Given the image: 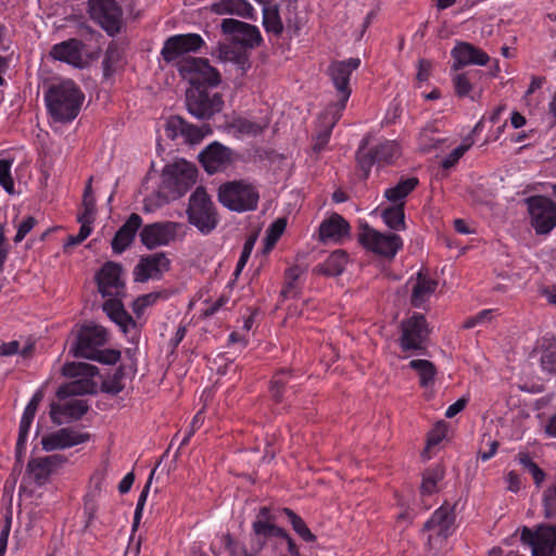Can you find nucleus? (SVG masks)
Wrapping results in <instances>:
<instances>
[{
    "mask_svg": "<svg viewBox=\"0 0 556 556\" xmlns=\"http://www.w3.org/2000/svg\"><path fill=\"white\" fill-rule=\"evenodd\" d=\"M251 545L255 553L269 549L273 555L307 556L290 533L278 526V515L268 506H262L251 526Z\"/></svg>",
    "mask_w": 556,
    "mask_h": 556,
    "instance_id": "obj_1",
    "label": "nucleus"
},
{
    "mask_svg": "<svg viewBox=\"0 0 556 556\" xmlns=\"http://www.w3.org/2000/svg\"><path fill=\"white\" fill-rule=\"evenodd\" d=\"M49 116L56 123H70L80 112L85 94L71 79L51 84L45 91Z\"/></svg>",
    "mask_w": 556,
    "mask_h": 556,
    "instance_id": "obj_2",
    "label": "nucleus"
},
{
    "mask_svg": "<svg viewBox=\"0 0 556 556\" xmlns=\"http://www.w3.org/2000/svg\"><path fill=\"white\" fill-rule=\"evenodd\" d=\"M106 342V332L100 326L81 327L70 346V353L76 358H87L101 364L114 365L121 358L117 350L102 346Z\"/></svg>",
    "mask_w": 556,
    "mask_h": 556,
    "instance_id": "obj_3",
    "label": "nucleus"
},
{
    "mask_svg": "<svg viewBox=\"0 0 556 556\" xmlns=\"http://www.w3.org/2000/svg\"><path fill=\"white\" fill-rule=\"evenodd\" d=\"M217 197L223 206L232 212L243 213L256 210L260 192L252 182L237 179L222 184Z\"/></svg>",
    "mask_w": 556,
    "mask_h": 556,
    "instance_id": "obj_4",
    "label": "nucleus"
},
{
    "mask_svg": "<svg viewBox=\"0 0 556 556\" xmlns=\"http://www.w3.org/2000/svg\"><path fill=\"white\" fill-rule=\"evenodd\" d=\"M455 505L447 502L437 508L431 517L425 522L422 531L428 532L426 548L428 552L438 554L446 540L455 531Z\"/></svg>",
    "mask_w": 556,
    "mask_h": 556,
    "instance_id": "obj_5",
    "label": "nucleus"
},
{
    "mask_svg": "<svg viewBox=\"0 0 556 556\" xmlns=\"http://www.w3.org/2000/svg\"><path fill=\"white\" fill-rule=\"evenodd\" d=\"M400 156V148L395 141L384 140L368 147V138H363L356 151L355 160L361 178L367 179L374 165H391Z\"/></svg>",
    "mask_w": 556,
    "mask_h": 556,
    "instance_id": "obj_6",
    "label": "nucleus"
},
{
    "mask_svg": "<svg viewBox=\"0 0 556 556\" xmlns=\"http://www.w3.org/2000/svg\"><path fill=\"white\" fill-rule=\"evenodd\" d=\"M63 376L74 380L59 387L56 395L64 400L72 395L91 394L96 391V382L92 378L98 375V368L83 362H71L64 364L62 368Z\"/></svg>",
    "mask_w": 556,
    "mask_h": 556,
    "instance_id": "obj_7",
    "label": "nucleus"
},
{
    "mask_svg": "<svg viewBox=\"0 0 556 556\" xmlns=\"http://www.w3.org/2000/svg\"><path fill=\"white\" fill-rule=\"evenodd\" d=\"M187 215L189 223L203 235L211 233L218 225L216 206L203 187L191 193Z\"/></svg>",
    "mask_w": 556,
    "mask_h": 556,
    "instance_id": "obj_8",
    "label": "nucleus"
},
{
    "mask_svg": "<svg viewBox=\"0 0 556 556\" xmlns=\"http://www.w3.org/2000/svg\"><path fill=\"white\" fill-rule=\"evenodd\" d=\"M429 327L425 315L414 313L400 324L399 345L402 352L421 353L427 348Z\"/></svg>",
    "mask_w": 556,
    "mask_h": 556,
    "instance_id": "obj_9",
    "label": "nucleus"
},
{
    "mask_svg": "<svg viewBox=\"0 0 556 556\" xmlns=\"http://www.w3.org/2000/svg\"><path fill=\"white\" fill-rule=\"evenodd\" d=\"M359 243L368 251L392 260L403 248V239L394 232H380L369 225H364L358 233Z\"/></svg>",
    "mask_w": 556,
    "mask_h": 556,
    "instance_id": "obj_10",
    "label": "nucleus"
},
{
    "mask_svg": "<svg viewBox=\"0 0 556 556\" xmlns=\"http://www.w3.org/2000/svg\"><path fill=\"white\" fill-rule=\"evenodd\" d=\"M177 71L193 86L217 87L222 81L218 70L204 58H185L177 63Z\"/></svg>",
    "mask_w": 556,
    "mask_h": 556,
    "instance_id": "obj_11",
    "label": "nucleus"
},
{
    "mask_svg": "<svg viewBox=\"0 0 556 556\" xmlns=\"http://www.w3.org/2000/svg\"><path fill=\"white\" fill-rule=\"evenodd\" d=\"M90 18L109 36L117 35L123 26V9L115 0H88Z\"/></svg>",
    "mask_w": 556,
    "mask_h": 556,
    "instance_id": "obj_12",
    "label": "nucleus"
},
{
    "mask_svg": "<svg viewBox=\"0 0 556 556\" xmlns=\"http://www.w3.org/2000/svg\"><path fill=\"white\" fill-rule=\"evenodd\" d=\"M204 45L205 41L199 34H177L164 41L161 55L166 63L177 66V63L186 58V54L200 51ZM189 56L187 55V58Z\"/></svg>",
    "mask_w": 556,
    "mask_h": 556,
    "instance_id": "obj_13",
    "label": "nucleus"
},
{
    "mask_svg": "<svg viewBox=\"0 0 556 556\" xmlns=\"http://www.w3.org/2000/svg\"><path fill=\"white\" fill-rule=\"evenodd\" d=\"M531 226L538 235H547L556 227V203L544 195L527 199Z\"/></svg>",
    "mask_w": 556,
    "mask_h": 556,
    "instance_id": "obj_14",
    "label": "nucleus"
},
{
    "mask_svg": "<svg viewBox=\"0 0 556 556\" xmlns=\"http://www.w3.org/2000/svg\"><path fill=\"white\" fill-rule=\"evenodd\" d=\"M186 104L192 116L199 119H210L222 111L224 101L218 92L210 93L206 90L194 88L187 91Z\"/></svg>",
    "mask_w": 556,
    "mask_h": 556,
    "instance_id": "obj_15",
    "label": "nucleus"
},
{
    "mask_svg": "<svg viewBox=\"0 0 556 556\" xmlns=\"http://www.w3.org/2000/svg\"><path fill=\"white\" fill-rule=\"evenodd\" d=\"M521 541L531 546L532 556H556V526L525 527Z\"/></svg>",
    "mask_w": 556,
    "mask_h": 556,
    "instance_id": "obj_16",
    "label": "nucleus"
},
{
    "mask_svg": "<svg viewBox=\"0 0 556 556\" xmlns=\"http://www.w3.org/2000/svg\"><path fill=\"white\" fill-rule=\"evenodd\" d=\"M220 28L223 34L231 39V43L243 48L254 49L262 41L260 29L255 25H251L235 18H225L222 21Z\"/></svg>",
    "mask_w": 556,
    "mask_h": 556,
    "instance_id": "obj_17",
    "label": "nucleus"
},
{
    "mask_svg": "<svg viewBox=\"0 0 556 556\" xmlns=\"http://www.w3.org/2000/svg\"><path fill=\"white\" fill-rule=\"evenodd\" d=\"M361 66L359 58H350L342 61H333L327 68L339 99L349 100L352 93L350 79L354 71Z\"/></svg>",
    "mask_w": 556,
    "mask_h": 556,
    "instance_id": "obj_18",
    "label": "nucleus"
},
{
    "mask_svg": "<svg viewBox=\"0 0 556 556\" xmlns=\"http://www.w3.org/2000/svg\"><path fill=\"white\" fill-rule=\"evenodd\" d=\"M169 268L170 260L164 252L143 255L132 270L134 280L142 283L149 280H160Z\"/></svg>",
    "mask_w": 556,
    "mask_h": 556,
    "instance_id": "obj_19",
    "label": "nucleus"
},
{
    "mask_svg": "<svg viewBox=\"0 0 556 556\" xmlns=\"http://www.w3.org/2000/svg\"><path fill=\"white\" fill-rule=\"evenodd\" d=\"M179 227L180 225L175 222L148 224L142 227L139 233L141 243L149 250L168 245L175 240Z\"/></svg>",
    "mask_w": 556,
    "mask_h": 556,
    "instance_id": "obj_20",
    "label": "nucleus"
},
{
    "mask_svg": "<svg viewBox=\"0 0 556 556\" xmlns=\"http://www.w3.org/2000/svg\"><path fill=\"white\" fill-rule=\"evenodd\" d=\"M199 162L210 175L225 172L233 163V152L231 149L214 141L199 154Z\"/></svg>",
    "mask_w": 556,
    "mask_h": 556,
    "instance_id": "obj_21",
    "label": "nucleus"
},
{
    "mask_svg": "<svg viewBox=\"0 0 556 556\" xmlns=\"http://www.w3.org/2000/svg\"><path fill=\"white\" fill-rule=\"evenodd\" d=\"M66 460L65 456L59 454L30 458L26 467V475L36 485L41 486Z\"/></svg>",
    "mask_w": 556,
    "mask_h": 556,
    "instance_id": "obj_22",
    "label": "nucleus"
},
{
    "mask_svg": "<svg viewBox=\"0 0 556 556\" xmlns=\"http://www.w3.org/2000/svg\"><path fill=\"white\" fill-rule=\"evenodd\" d=\"M197 178V167L188 162H182L176 163L165 173L164 182L178 195H182L195 184Z\"/></svg>",
    "mask_w": 556,
    "mask_h": 556,
    "instance_id": "obj_23",
    "label": "nucleus"
},
{
    "mask_svg": "<svg viewBox=\"0 0 556 556\" xmlns=\"http://www.w3.org/2000/svg\"><path fill=\"white\" fill-rule=\"evenodd\" d=\"M351 236L349 222L338 213L325 218L318 228V240L321 243L341 244Z\"/></svg>",
    "mask_w": 556,
    "mask_h": 556,
    "instance_id": "obj_24",
    "label": "nucleus"
},
{
    "mask_svg": "<svg viewBox=\"0 0 556 556\" xmlns=\"http://www.w3.org/2000/svg\"><path fill=\"white\" fill-rule=\"evenodd\" d=\"M89 438V433L67 427L42 437L41 445L46 452H52L85 443Z\"/></svg>",
    "mask_w": 556,
    "mask_h": 556,
    "instance_id": "obj_25",
    "label": "nucleus"
},
{
    "mask_svg": "<svg viewBox=\"0 0 556 556\" xmlns=\"http://www.w3.org/2000/svg\"><path fill=\"white\" fill-rule=\"evenodd\" d=\"M122 266L118 263L109 261L97 274V285L99 292L103 298L116 296L124 289V282L121 280Z\"/></svg>",
    "mask_w": 556,
    "mask_h": 556,
    "instance_id": "obj_26",
    "label": "nucleus"
},
{
    "mask_svg": "<svg viewBox=\"0 0 556 556\" xmlns=\"http://www.w3.org/2000/svg\"><path fill=\"white\" fill-rule=\"evenodd\" d=\"M85 43L77 38H70L55 43L50 50V55L58 61L67 63L74 67L83 68L86 65L84 60Z\"/></svg>",
    "mask_w": 556,
    "mask_h": 556,
    "instance_id": "obj_27",
    "label": "nucleus"
},
{
    "mask_svg": "<svg viewBox=\"0 0 556 556\" xmlns=\"http://www.w3.org/2000/svg\"><path fill=\"white\" fill-rule=\"evenodd\" d=\"M451 55L454 59L452 68L458 71L466 65H485L490 58L480 48L475 47L468 42H458L451 51Z\"/></svg>",
    "mask_w": 556,
    "mask_h": 556,
    "instance_id": "obj_28",
    "label": "nucleus"
},
{
    "mask_svg": "<svg viewBox=\"0 0 556 556\" xmlns=\"http://www.w3.org/2000/svg\"><path fill=\"white\" fill-rule=\"evenodd\" d=\"M142 226V218L137 213H131L126 222L119 227L112 239L111 245L115 254H122L135 240L138 230Z\"/></svg>",
    "mask_w": 556,
    "mask_h": 556,
    "instance_id": "obj_29",
    "label": "nucleus"
},
{
    "mask_svg": "<svg viewBox=\"0 0 556 556\" xmlns=\"http://www.w3.org/2000/svg\"><path fill=\"white\" fill-rule=\"evenodd\" d=\"M165 135L172 140L182 138L184 141L188 143H197L203 138V134L199 127L189 124L178 115L170 116L167 119Z\"/></svg>",
    "mask_w": 556,
    "mask_h": 556,
    "instance_id": "obj_30",
    "label": "nucleus"
},
{
    "mask_svg": "<svg viewBox=\"0 0 556 556\" xmlns=\"http://www.w3.org/2000/svg\"><path fill=\"white\" fill-rule=\"evenodd\" d=\"M88 408L86 401L72 399L62 404H53L51 406V418L59 425L78 420L87 413Z\"/></svg>",
    "mask_w": 556,
    "mask_h": 556,
    "instance_id": "obj_31",
    "label": "nucleus"
},
{
    "mask_svg": "<svg viewBox=\"0 0 556 556\" xmlns=\"http://www.w3.org/2000/svg\"><path fill=\"white\" fill-rule=\"evenodd\" d=\"M249 48H243L232 43L219 45L218 56L220 60L233 63L240 75L243 76L251 67Z\"/></svg>",
    "mask_w": 556,
    "mask_h": 556,
    "instance_id": "obj_32",
    "label": "nucleus"
},
{
    "mask_svg": "<svg viewBox=\"0 0 556 556\" xmlns=\"http://www.w3.org/2000/svg\"><path fill=\"white\" fill-rule=\"evenodd\" d=\"M103 311L116 325L119 326L123 332H127L129 328H136L137 323L131 315L125 309L122 301L115 296H110L103 303Z\"/></svg>",
    "mask_w": 556,
    "mask_h": 556,
    "instance_id": "obj_33",
    "label": "nucleus"
},
{
    "mask_svg": "<svg viewBox=\"0 0 556 556\" xmlns=\"http://www.w3.org/2000/svg\"><path fill=\"white\" fill-rule=\"evenodd\" d=\"M213 11L217 14H231L256 21V11L248 0H220L213 4Z\"/></svg>",
    "mask_w": 556,
    "mask_h": 556,
    "instance_id": "obj_34",
    "label": "nucleus"
},
{
    "mask_svg": "<svg viewBox=\"0 0 556 556\" xmlns=\"http://www.w3.org/2000/svg\"><path fill=\"white\" fill-rule=\"evenodd\" d=\"M298 372L291 368H280L273 375L269 383V393L276 404L283 402L286 387L296 377Z\"/></svg>",
    "mask_w": 556,
    "mask_h": 556,
    "instance_id": "obj_35",
    "label": "nucleus"
},
{
    "mask_svg": "<svg viewBox=\"0 0 556 556\" xmlns=\"http://www.w3.org/2000/svg\"><path fill=\"white\" fill-rule=\"evenodd\" d=\"M437 281L430 279L421 274H418L417 280L412 289L410 303L416 308L424 307V304L434 293L437 289Z\"/></svg>",
    "mask_w": 556,
    "mask_h": 556,
    "instance_id": "obj_36",
    "label": "nucleus"
},
{
    "mask_svg": "<svg viewBox=\"0 0 556 556\" xmlns=\"http://www.w3.org/2000/svg\"><path fill=\"white\" fill-rule=\"evenodd\" d=\"M348 262L349 254L344 250H336L324 263L316 267V271L325 276L336 277L344 271Z\"/></svg>",
    "mask_w": 556,
    "mask_h": 556,
    "instance_id": "obj_37",
    "label": "nucleus"
},
{
    "mask_svg": "<svg viewBox=\"0 0 556 556\" xmlns=\"http://www.w3.org/2000/svg\"><path fill=\"white\" fill-rule=\"evenodd\" d=\"M417 177L401 179L394 187L384 190V197L393 204L405 203V198L418 186Z\"/></svg>",
    "mask_w": 556,
    "mask_h": 556,
    "instance_id": "obj_38",
    "label": "nucleus"
},
{
    "mask_svg": "<svg viewBox=\"0 0 556 556\" xmlns=\"http://www.w3.org/2000/svg\"><path fill=\"white\" fill-rule=\"evenodd\" d=\"M482 76L483 72L479 70H470L464 73L456 74L452 79L456 94L459 98L469 97L473 85Z\"/></svg>",
    "mask_w": 556,
    "mask_h": 556,
    "instance_id": "obj_39",
    "label": "nucleus"
},
{
    "mask_svg": "<svg viewBox=\"0 0 556 556\" xmlns=\"http://www.w3.org/2000/svg\"><path fill=\"white\" fill-rule=\"evenodd\" d=\"M277 513L285 515L288 518L292 529L300 536V539L306 543H314L317 536L309 530L303 518L295 511L288 507H283L277 510Z\"/></svg>",
    "mask_w": 556,
    "mask_h": 556,
    "instance_id": "obj_40",
    "label": "nucleus"
},
{
    "mask_svg": "<svg viewBox=\"0 0 556 556\" xmlns=\"http://www.w3.org/2000/svg\"><path fill=\"white\" fill-rule=\"evenodd\" d=\"M445 470L441 465L428 467L422 472L420 494L422 496L432 495L439 491V482L443 480Z\"/></svg>",
    "mask_w": 556,
    "mask_h": 556,
    "instance_id": "obj_41",
    "label": "nucleus"
},
{
    "mask_svg": "<svg viewBox=\"0 0 556 556\" xmlns=\"http://www.w3.org/2000/svg\"><path fill=\"white\" fill-rule=\"evenodd\" d=\"M383 223L392 230H405V203H397L384 207L381 212Z\"/></svg>",
    "mask_w": 556,
    "mask_h": 556,
    "instance_id": "obj_42",
    "label": "nucleus"
},
{
    "mask_svg": "<svg viewBox=\"0 0 556 556\" xmlns=\"http://www.w3.org/2000/svg\"><path fill=\"white\" fill-rule=\"evenodd\" d=\"M124 60V51L118 47L117 43L111 42L105 51L104 59L102 61L103 74L105 77H110L115 71L122 66Z\"/></svg>",
    "mask_w": 556,
    "mask_h": 556,
    "instance_id": "obj_43",
    "label": "nucleus"
},
{
    "mask_svg": "<svg viewBox=\"0 0 556 556\" xmlns=\"http://www.w3.org/2000/svg\"><path fill=\"white\" fill-rule=\"evenodd\" d=\"M409 368L414 369L419 376L421 387H428L434 381L437 368L428 359H413L409 362Z\"/></svg>",
    "mask_w": 556,
    "mask_h": 556,
    "instance_id": "obj_44",
    "label": "nucleus"
},
{
    "mask_svg": "<svg viewBox=\"0 0 556 556\" xmlns=\"http://www.w3.org/2000/svg\"><path fill=\"white\" fill-rule=\"evenodd\" d=\"M263 26L268 34L279 37L283 31V25L276 8L263 9Z\"/></svg>",
    "mask_w": 556,
    "mask_h": 556,
    "instance_id": "obj_45",
    "label": "nucleus"
},
{
    "mask_svg": "<svg viewBox=\"0 0 556 556\" xmlns=\"http://www.w3.org/2000/svg\"><path fill=\"white\" fill-rule=\"evenodd\" d=\"M166 294L163 291H154L138 296L132 303V312L137 317H140L146 308L153 306L160 299H165Z\"/></svg>",
    "mask_w": 556,
    "mask_h": 556,
    "instance_id": "obj_46",
    "label": "nucleus"
},
{
    "mask_svg": "<svg viewBox=\"0 0 556 556\" xmlns=\"http://www.w3.org/2000/svg\"><path fill=\"white\" fill-rule=\"evenodd\" d=\"M91 180H92V178H89L88 184L84 191V195H83L84 211L78 215V220H86V222H90V223L93 222V215L96 212V200L92 194Z\"/></svg>",
    "mask_w": 556,
    "mask_h": 556,
    "instance_id": "obj_47",
    "label": "nucleus"
},
{
    "mask_svg": "<svg viewBox=\"0 0 556 556\" xmlns=\"http://www.w3.org/2000/svg\"><path fill=\"white\" fill-rule=\"evenodd\" d=\"M301 275L299 266L290 267L286 270V283L281 290V295L285 298H294L298 293V279Z\"/></svg>",
    "mask_w": 556,
    "mask_h": 556,
    "instance_id": "obj_48",
    "label": "nucleus"
},
{
    "mask_svg": "<svg viewBox=\"0 0 556 556\" xmlns=\"http://www.w3.org/2000/svg\"><path fill=\"white\" fill-rule=\"evenodd\" d=\"M123 378L124 370L119 367L113 375L102 381L101 390L111 395L118 394L124 389Z\"/></svg>",
    "mask_w": 556,
    "mask_h": 556,
    "instance_id": "obj_49",
    "label": "nucleus"
},
{
    "mask_svg": "<svg viewBox=\"0 0 556 556\" xmlns=\"http://www.w3.org/2000/svg\"><path fill=\"white\" fill-rule=\"evenodd\" d=\"M13 159H0V185L9 193H14V180L11 175Z\"/></svg>",
    "mask_w": 556,
    "mask_h": 556,
    "instance_id": "obj_50",
    "label": "nucleus"
},
{
    "mask_svg": "<svg viewBox=\"0 0 556 556\" xmlns=\"http://www.w3.org/2000/svg\"><path fill=\"white\" fill-rule=\"evenodd\" d=\"M519 463L533 478L534 483L539 486L545 479V472L538 466V464L528 455L520 454Z\"/></svg>",
    "mask_w": 556,
    "mask_h": 556,
    "instance_id": "obj_51",
    "label": "nucleus"
},
{
    "mask_svg": "<svg viewBox=\"0 0 556 556\" xmlns=\"http://www.w3.org/2000/svg\"><path fill=\"white\" fill-rule=\"evenodd\" d=\"M348 101L349 100H343V99L338 98L337 102L330 104L327 108V111L325 113V118L328 119V122H327L326 126L331 127V129H333V127L337 125V123L342 117L343 112L346 108Z\"/></svg>",
    "mask_w": 556,
    "mask_h": 556,
    "instance_id": "obj_52",
    "label": "nucleus"
},
{
    "mask_svg": "<svg viewBox=\"0 0 556 556\" xmlns=\"http://www.w3.org/2000/svg\"><path fill=\"white\" fill-rule=\"evenodd\" d=\"M222 543L228 556H254L247 551L242 543L235 540L229 533L223 535Z\"/></svg>",
    "mask_w": 556,
    "mask_h": 556,
    "instance_id": "obj_53",
    "label": "nucleus"
},
{
    "mask_svg": "<svg viewBox=\"0 0 556 556\" xmlns=\"http://www.w3.org/2000/svg\"><path fill=\"white\" fill-rule=\"evenodd\" d=\"M543 507L546 518H556V481L543 494Z\"/></svg>",
    "mask_w": 556,
    "mask_h": 556,
    "instance_id": "obj_54",
    "label": "nucleus"
},
{
    "mask_svg": "<svg viewBox=\"0 0 556 556\" xmlns=\"http://www.w3.org/2000/svg\"><path fill=\"white\" fill-rule=\"evenodd\" d=\"M98 497L96 493H87L84 497V516L86 518V527H90L97 518Z\"/></svg>",
    "mask_w": 556,
    "mask_h": 556,
    "instance_id": "obj_55",
    "label": "nucleus"
},
{
    "mask_svg": "<svg viewBox=\"0 0 556 556\" xmlns=\"http://www.w3.org/2000/svg\"><path fill=\"white\" fill-rule=\"evenodd\" d=\"M78 222L81 224L79 231L77 235L70 236L67 238L65 249L67 247H74V245L80 244L83 241H85L90 236V233L92 231V228H91L92 223L86 222V220H78Z\"/></svg>",
    "mask_w": 556,
    "mask_h": 556,
    "instance_id": "obj_56",
    "label": "nucleus"
},
{
    "mask_svg": "<svg viewBox=\"0 0 556 556\" xmlns=\"http://www.w3.org/2000/svg\"><path fill=\"white\" fill-rule=\"evenodd\" d=\"M285 228H286L285 219H277L276 222H274L267 230L266 245L273 247L278 241V239L281 237V235L283 233Z\"/></svg>",
    "mask_w": 556,
    "mask_h": 556,
    "instance_id": "obj_57",
    "label": "nucleus"
},
{
    "mask_svg": "<svg viewBox=\"0 0 556 556\" xmlns=\"http://www.w3.org/2000/svg\"><path fill=\"white\" fill-rule=\"evenodd\" d=\"M469 147V144H460L457 148H455L445 159L442 160V168L450 169L454 167L463 157V155L467 152Z\"/></svg>",
    "mask_w": 556,
    "mask_h": 556,
    "instance_id": "obj_58",
    "label": "nucleus"
},
{
    "mask_svg": "<svg viewBox=\"0 0 556 556\" xmlns=\"http://www.w3.org/2000/svg\"><path fill=\"white\" fill-rule=\"evenodd\" d=\"M254 243H255V239L252 237H250L245 240L242 251H241V254H240V257L238 260L235 273H233L236 276H238L241 273V270L244 268V266L247 265V263L251 256V253L253 251Z\"/></svg>",
    "mask_w": 556,
    "mask_h": 556,
    "instance_id": "obj_59",
    "label": "nucleus"
},
{
    "mask_svg": "<svg viewBox=\"0 0 556 556\" xmlns=\"http://www.w3.org/2000/svg\"><path fill=\"white\" fill-rule=\"evenodd\" d=\"M41 400H42V392L41 391H37L31 396L30 401L28 402V404L24 408V412H23V415H22L21 419L28 420V421L33 422L34 418H35V415H36V412L38 409V406H39Z\"/></svg>",
    "mask_w": 556,
    "mask_h": 556,
    "instance_id": "obj_60",
    "label": "nucleus"
},
{
    "mask_svg": "<svg viewBox=\"0 0 556 556\" xmlns=\"http://www.w3.org/2000/svg\"><path fill=\"white\" fill-rule=\"evenodd\" d=\"M30 421L21 419L20 427H18V437L16 441V453L22 454L26 448V442L28 439L29 430L31 427Z\"/></svg>",
    "mask_w": 556,
    "mask_h": 556,
    "instance_id": "obj_61",
    "label": "nucleus"
},
{
    "mask_svg": "<svg viewBox=\"0 0 556 556\" xmlns=\"http://www.w3.org/2000/svg\"><path fill=\"white\" fill-rule=\"evenodd\" d=\"M332 134L331 127L325 126L321 130L317 132L314 138L313 150L316 153H320L325 150L327 144L329 143L330 137Z\"/></svg>",
    "mask_w": 556,
    "mask_h": 556,
    "instance_id": "obj_62",
    "label": "nucleus"
},
{
    "mask_svg": "<svg viewBox=\"0 0 556 556\" xmlns=\"http://www.w3.org/2000/svg\"><path fill=\"white\" fill-rule=\"evenodd\" d=\"M445 140L440 138H434L431 136V132L425 129L419 137V144L424 151H430L432 149H437L440 143H443Z\"/></svg>",
    "mask_w": 556,
    "mask_h": 556,
    "instance_id": "obj_63",
    "label": "nucleus"
},
{
    "mask_svg": "<svg viewBox=\"0 0 556 556\" xmlns=\"http://www.w3.org/2000/svg\"><path fill=\"white\" fill-rule=\"evenodd\" d=\"M36 219L33 216L26 217L17 227V232L14 237V242L20 243L27 236V233L35 227Z\"/></svg>",
    "mask_w": 556,
    "mask_h": 556,
    "instance_id": "obj_64",
    "label": "nucleus"
}]
</instances>
